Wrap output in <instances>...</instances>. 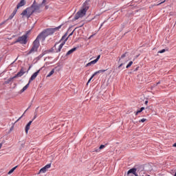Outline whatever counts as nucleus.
Masks as SVG:
<instances>
[{
    "label": "nucleus",
    "instance_id": "10",
    "mask_svg": "<svg viewBox=\"0 0 176 176\" xmlns=\"http://www.w3.org/2000/svg\"><path fill=\"white\" fill-rule=\"evenodd\" d=\"M40 71L41 70H38L37 72H36L34 74H32V76L30 78L29 83H31L32 80H35V79H36V76H38V74H39Z\"/></svg>",
    "mask_w": 176,
    "mask_h": 176
},
{
    "label": "nucleus",
    "instance_id": "32",
    "mask_svg": "<svg viewBox=\"0 0 176 176\" xmlns=\"http://www.w3.org/2000/svg\"><path fill=\"white\" fill-rule=\"evenodd\" d=\"M165 52H166V50L163 49V50L159 51L158 53H164Z\"/></svg>",
    "mask_w": 176,
    "mask_h": 176
},
{
    "label": "nucleus",
    "instance_id": "22",
    "mask_svg": "<svg viewBox=\"0 0 176 176\" xmlns=\"http://www.w3.org/2000/svg\"><path fill=\"white\" fill-rule=\"evenodd\" d=\"M46 171H47V169H46L45 166L40 170V173H46Z\"/></svg>",
    "mask_w": 176,
    "mask_h": 176
},
{
    "label": "nucleus",
    "instance_id": "6",
    "mask_svg": "<svg viewBox=\"0 0 176 176\" xmlns=\"http://www.w3.org/2000/svg\"><path fill=\"white\" fill-rule=\"evenodd\" d=\"M47 36L46 35V34L43 31L39 35L37 36L35 41H37V42H39V41H45V39H46Z\"/></svg>",
    "mask_w": 176,
    "mask_h": 176
},
{
    "label": "nucleus",
    "instance_id": "33",
    "mask_svg": "<svg viewBox=\"0 0 176 176\" xmlns=\"http://www.w3.org/2000/svg\"><path fill=\"white\" fill-rule=\"evenodd\" d=\"M100 148H95V150L94 151V152H97V153H98V152H100Z\"/></svg>",
    "mask_w": 176,
    "mask_h": 176
},
{
    "label": "nucleus",
    "instance_id": "36",
    "mask_svg": "<svg viewBox=\"0 0 176 176\" xmlns=\"http://www.w3.org/2000/svg\"><path fill=\"white\" fill-rule=\"evenodd\" d=\"M124 64V63H121V64L118 66V69H120V67H122Z\"/></svg>",
    "mask_w": 176,
    "mask_h": 176
},
{
    "label": "nucleus",
    "instance_id": "23",
    "mask_svg": "<svg viewBox=\"0 0 176 176\" xmlns=\"http://www.w3.org/2000/svg\"><path fill=\"white\" fill-rule=\"evenodd\" d=\"M17 168V166L12 168L9 172H8V174L10 175L12 174V173H13L14 171V170H16Z\"/></svg>",
    "mask_w": 176,
    "mask_h": 176
},
{
    "label": "nucleus",
    "instance_id": "17",
    "mask_svg": "<svg viewBox=\"0 0 176 176\" xmlns=\"http://www.w3.org/2000/svg\"><path fill=\"white\" fill-rule=\"evenodd\" d=\"M29 87L30 82H28L25 87H23V89L21 90V93H24V91H25V90H27Z\"/></svg>",
    "mask_w": 176,
    "mask_h": 176
},
{
    "label": "nucleus",
    "instance_id": "46",
    "mask_svg": "<svg viewBox=\"0 0 176 176\" xmlns=\"http://www.w3.org/2000/svg\"><path fill=\"white\" fill-rule=\"evenodd\" d=\"M57 45V43L55 44V46Z\"/></svg>",
    "mask_w": 176,
    "mask_h": 176
},
{
    "label": "nucleus",
    "instance_id": "27",
    "mask_svg": "<svg viewBox=\"0 0 176 176\" xmlns=\"http://www.w3.org/2000/svg\"><path fill=\"white\" fill-rule=\"evenodd\" d=\"M12 80H13L12 78H10L6 82V83H10V82H12Z\"/></svg>",
    "mask_w": 176,
    "mask_h": 176
},
{
    "label": "nucleus",
    "instance_id": "38",
    "mask_svg": "<svg viewBox=\"0 0 176 176\" xmlns=\"http://www.w3.org/2000/svg\"><path fill=\"white\" fill-rule=\"evenodd\" d=\"M166 2V0H164V1H162L161 3H158L157 5H162V3H164Z\"/></svg>",
    "mask_w": 176,
    "mask_h": 176
},
{
    "label": "nucleus",
    "instance_id": "41",
    "mask_svg": "<svg viewBox=\"0 0 176 176\" xmlns=\"http://www.w3.org/2000/svg\"><path fill=\"white\" fill-rule=\"evenodd\" d=\"M2 148V143H0V149Z\"/></svg>",
    "mask_w": 176,
    "mask_h": 176
},
{
    "label": "nucleus",
    "instance_id": "25",
    "mask_svg": "<svg viewBox=\"0 0 176 176\" xmlns=\"http://www.w3.org/2000/svg\"><path fill=\"white\" fill-rule=\"evenodd\" d=\"M44 167L45 168L46 170H47V169L50 168V167H52V164H48L45 165Z\"/></svg>",
    "mask_w": 176,
    "mask_h": 176
},
{
    "label": "nucleus",
    "instance_id": "31",
    "mask_svg": "<svg viewBox=\"0 0 176 176\" xmlns=\"http://www.w3.org/2000/svg\"><path fill=\"white\" fill-rule=\"evenodd\" d=\"M67 34L66 33L63 36H62L61 41H63V39H65V38H67Z\"/></svg>",
    "mask_w": 176,
    "mask_h": 176
},
{
    "label": "nucleus",
    "instance_id": "20",
    "mask_svg": "<svg viewBox=\"0 0 176 176\" xmlns=\"http://www.w3.org/2000/svg\"><path fill=\"white\" fill-rule=\"evenodd\" d=\"M53 74H54V69H53L47 76V78H50V76H52V75H53Z\"/></svg>",
    "mask_w": 176,
    "mask_h": 176
},
{
    "label": "nucleus",
    "instance_id": "39",
    "mask_svg": "<svg viewBox=\"0 0 176 176\" xmlns=\"http://www.w3.org/2000/svg\"><path fill=\"white\" fill-rule=\"evenodd\" d=\"M21 118H23V116H21L17 120V122H19V120H20V119H21Z\"/></svg>",
    "mask_w": 176,
    "mask_h": 176
},
{
    "label": "nucleus",
    "instance_id": "1",
    "mask_svg": "<svg viewBox=\"0 0 176 176\" xmlns=\"http://www.w3.org/2000/svg\"><path fill=\"white\" fill-rule=\"evenodd\" d=\"M89 10V3L87 2H85L82 4V7L81 10H80L75 15L74 19L76 20H78V19H80V17H83L86 14V12Z\"/></svg>",
    "mask_w": 176,
    "mask_h": 176
},
{
    "label": "nucleus",
    "instance_id": "4",
    "mask_svg": "<svg viewBox=\"0 0 176 176\" xmlns=\"http://www.w3.org/2000/svg\"><path fill=\"white\" fill-rule=\"evenodd\" d=\"M35 13L34 10H32V7L26 8L25 10L23 11V12L21 14V16H27L28 18L31 17L32 14Z\"/></svg>",
    "mask_w": 176,
    "mask_h": 176
},
{
    "label": "nucleus",
    "instance_id": "24",
    "mask_svg": "<svg viewBox=\"0 0 176 176\" xmlns=\"http://www.w3.org/2000/svg\"><path fill=\"white\" fill-rule=\"evenodd\" d=\"M131 65H133V61H130V62L127 64L126 68H130V67H131Z\"/></svg>",
    "mask_w": 176,
    "mask_h": 176
},
{
    "label": "nucleus",
    "instance_id": "40",
    "mask_svg": "<svg viewBox=\"0 0 176 176\" xmlns=\"http://www.w3.org/2000/svg\"><path fill=\"white\" fill-rule=\"evenodd\" d=\"M173 146H174L175 148H176V143L173 144Z\"/></svg>",
    "mask_w": 176,
    "mask_h": 176
},
{
    "label": "nucleus",
    "instance_id": "13",
    "mask_svg": "<svg viewBox=\"0 0 176 176\" xmlns=\"http://www.w3.org/2000/svg\"><path fill=\"white\" fill-rule=\"evenodd\" d=\"M17 13V9H15L13 12L11 14V15H10V16L8 17V19L6 20V21H8V20H12V19H13V17H14V16H16V14Z\"/></svg>",
    "mask_w": 176,
    "mask_h": 176
},
{
    "label": "nucleus",
    "instance_id": "12",
    "mask_svg": "<svg viewBox=\"0 0 176 176\" xmlns=\"http://www.w3.org/2000/svg\"><path fill=\"white\" fill-rule=\"evenodd\" d=\"M25 5V0H21V1L18 3L16 6V10L20 9L22 6H24Z\"/></svg>",
    "mask_w": 176,
    "mask_h": 176
},
{
    "label": "nucleus",
    "instance_id": "35",
    "mask_svg": "<svg viewBox=\"0 0 176 176\" xmlns=\"http://www.w3.org/2000/svg\"><path fill=\"white\" fill-rule=\"evenodd\" d=\"M46 3V0H43L41 5H45Z\"/></svg>",
    "mask_w": 176,
    "mask_h": 176
},
{
    "label": "nucleus",
    "instance_id": "18",
    "mask_svg": "<svg viewBox=\"0 0 176 176\" xmlns=\"http://www.w3.org/2000/svg\"><path fill=\"white\" fill-rule=\"evenodd\" d=\"M105 71H107V69H100V70L96 72L94 74L96 76V75H97L98 74H104V72H105Z\"/></svg>",
    "mask_w": 176,
    "mask_h": 176
},
{
    "label": "nucleus",
    "instance_id": "28",
    "mask_svg": "<svg viewBox=\"0 0 176 176\" xmlns=\"http://www.w3.org/2000/svg\"><path fill=\"white\" fill-rule=\"evenodd\" d=\"M104 148H105V145L102 144L100 146L99 149L101 151V149H104Z\"/></svg>",
    "mask_w": 176,
    "mask_h": 176
},
{
    "label": "nucleus",
    "instance_id": "16",
    "mask_svg": "<svg viewBox=\"0 0 176 176\" xmlns=\"http://www.w3.org/2000/svg\"><path fill=\"white\" fill-rule=\"evenodd\" d=\"M74 52H76V47H74L72 50H69L67 52L66 56H69V54H72V53H74Z\"/></svg>",
    "mask_w": 176,
    "mask_h": 176
},
{
    "label": "nucleus",
    "instance_id": "26",
    "mask_svg": "<svg viewBox=\"0 0 176 176\" xmlns=\"http://www.w3.org/2000/svg\"><path fill=\"white\" fill-rule=\"evenodd\" d=\"M144 122H146V118H142L139 120V123H144Z\"/></svg>",
    "mask_w": 176,
    "mask_h": 176
},
{
    "label": "nucleus",
    "instance_id": "43",
    "mask_svg": "<svg viewBox=\"0 0 176 176\" xmlns=\"http://www.w3.org/2000/svg\"><path fill=\"white\" fill-rule=\"evenodd\" d=\"M145 104H148V100H146V101L145 102Z\"/></svg>",
    "mask_w": 176,
    "mask_h": 176
},
{
    "label": "nucleus",
    "instance_id": "7",
    "mask_svg": "<svg viewBox=\"0 0 176 176\" xmlns=\"http://www.w3.org/2000/svg\"><path fill=\"white\" fill-rule=\"evenodd\" d=\"M30 8H32L34 12H38L41 9V5H37L36 1L34 0Z\"/></svg>",
    "mask_w": 176,
    "mask_h": 176
},
{
    "label": "nucleus",
    "instance_id": "2",
    "mask_svg": "<svg viewBox=\"0 0 176 176\" xmlns=\"http://www.w3.org/2000/svg\"><path fill=\"white\" fill-rule=\"evenodd\" d=\"M39 41L38 40H34L33 42V45L31 50L28 52V54H32V53H35V52H38V49H39Z\"/></svg>",
    "mask_w": 176,
    "mask_h": 176
},
{
    "label": "nucleus",
    "instance_id": "11",
    "mask_svg": "<svg viewBox=\"0 0 176 176\" xmlns=\"http://www.w3.org/2000/svg\"><path fill=\"white\" fill-rule=\"evenodd\" d=\"M128 175H130V174H133L134 176H138L137 174V168H133L128 170L127 172Z\"/></svg>",
    "mask_w": 176,
    "mask_h": 176
},
{
    "label": "nucleus",
    "instance_id": "37",
    "mask_svg": "<svg viewBox=\"0 0 176 176\" xmlns=\"http://www.w3.org/2000/svg\"><path fill=\"white\" fill-rule=\"evenodd\" d=\"M74 34V32H72V33H70V34L68 36V37H67V38H69V36H72V35Z\"/></svg>",
    "mask_w": 176,
    "mask_h": 176
},
{
    "label": "nucleus",
    "instance_id": "29",
    "mask_svg": "<svg viewBox=\"0 0 176 176\" xmlns=\"http://www.w3.org/2000/svg\"><path fill=\"white\" fill-rule=\"evenodd\" d=\"M124 57H126V53H125V54H123L121 56V58H120L119 61H120V60H122V58H124Z\"/></svg>",
    "mask_w": 176,
    "mask_h": 176
},
{
    "label": "nucleus",
    "instance_id": "44",
    "mask_svg": "<svg viewBox=\"0 0 176 176\" xmlns=\"http://www.w3.org/2000/svg\"><path fill=\"white\" fill-rule=\"evenodd\" d=\"M92 36H93V35L90 36L89 39H90V38H92Z\"/></svg>",
    "mask_w": 176,
    "mask_h": 176
},
{
    "label": "nucleus",
    "instance_id": "8",
    "mask_svg": "<svg viewBox=\"0 0 176 176\" xmlns=\"http://www.w3.org/2000/svg\"><path fill=\"white\" fill-rule=\"evenodd\" d=\"M101 57V55H98L96 58V59L91 60V62L88 63L85 67H91V65H94L99 60L100 58Z\"/></svg>",
    "mask_w": 176,
    "mask_h": 176
},
{
    "label": "nucleus",
    "instance_id": "3",
    "mask_svg": "<svg viewBox=\"0 0 176 176\" xmlns=\"http://www.w3.org/2000/svg\"><path fill=\"white\" fill-rule=\"evenodd\" d=\"M27 38H28V35L27 34L20 36L18 39L14 42V43H21V45H27Z\"/></svg>",
    "mask_w": 176,
    "mask_h": 176
},
{
    "label": "nucleus",
    "instance_id": "5",
    "mask_svg": "<svg viewBox=\"0 0 176 176\" xmlns=\"http://www.w3.org/2000/svg\"><path fill=\"white\" fill-rule=\"evenodd\" d=\"M60 28H61V25L54 28H47L46 29L44 32L45 33V35L47 36H49V35H53V34L56 32V31H58V30H60Z\"/></svg>",
    "mask_w": 176,
    "mask_h": 176
},
{
    "label": "nucleus",
    "instance_id": "45",
    "mask_svg": "<svg viewBox=\"0 0 176 176\" xmlns=\"http://www.w3.org/2000/svg\"><path fill=\"white\" fill-rule=\"evenodd\" d=\"M174 176H176V172H175V173Z\"/></svg>",
    "mask_w": 176,
    "mask_h": 176
},
{
    "label": "nucleus",
    "instance_id": "19",
    "mask_svg": "<svg viewBox=\"0 0 176 176\" xmlns=\"http://www.w3.org/2000/svg\"><path fill=\"white\" fill-rule=\"evenodd\" d=\"M144 109H145V107H142V108H140V109L138 110V111L135 113V116H137V115H138V113H141V112H142V111H144Z\"/></svg>",
    "mask_w": 176,
    "mask_h": 176
},
{
    "label": "nucleus",
    "instance_id": "15",
    "mask_svg": "<svg viewBox=\"0 0 176 176\" xmlns=\"http://www.w3.org/2000/svg\"><path fill=\"white\" fill-rule=\"evenodd\" d=\"M25 74L24 69H21L19 72L17 73V76L19 78L23 76Z\"/></svg>",
    "mask_w": 176,
    "mask_h": 176
},
{
    "label": "nucleus",
    "instance_id": "21",
    "mask_svg": "<svg viewBox=\"0 0 176 176\" xmlns=\"http://www.w3.org/2000/svg\"><path fill=\"white\" fill-rule=\"evenodd\" d=\"M96 76V74H93L91 78L89 79L88 82H87V85H89L91 82V80L93 79V78H94Z\"/></svg>",
    "mask_w": 176,
    "mask_h": 176
},
{
    "label": "nucleus",
    "instance_id": "14",
    "mask_svg": "<svg viewBox=\"0 0 176 176\" xmlns=\"http://www.w3.org/2000/svg\"><path fill=\"white\" fill-rule=\"evenodd\" d=\"M32 124V121H30L26 126H25V133L26 134L28 133V130H30V128L31 127V124Z\"/></svg>",
    "mask_w": 176,
    "mask_h": 176
},
{
    "label": "nucleus",
    "instance_id": "9",
    "mask_svg": "<svg viewBox=\"0 0 176 176\" xmlns=\"http://www.w3.org/2000/svg\"><path fill=\"white\" fill-rule=\"evenodd\" d=\"M67 41H68V37L66 38L64 41L58 46V48L56 50V53H60V52H61V49H63V47L64 46V45H65Z\"/></svg>",
    "mask_w": 176,
    "mask_h": 176
},
{
    "label": "nucleus",
    "instance_id": "34",
    "mask_svg": "<svg viewBox=\"0 0 176 176\" xmlns=\"http://www.w3.org/2000/svg\"><path fill=\"white\" fill-rule=\"evenodd\" d=\"M16 78H19V76H17V74L14 77H12V79H16Z\"/></svg>",
    "mask_w": 176,
    "mask_h": 176
},
{
    "label": "nucleus",
    "instance_id": "42",
    "mask_svg": "<svg viewBox=\"0 0 176 176\" xmlns=\"http://www.w3.org/2000/svg\"><path fill=\"white\" fill-rule=\"evenodd\" d=\"M157 85H160V81H159V82L157 83Z\"/></svg>",
    "mask_w": 176,
    "mask_h": 176
},
{
    "label": "nucleus",
    "instance_id": "30",
    "mask_svg": "<svg viewBox=\"0 0 176 176\" xmlns=\"http://www.w3.org/2000/svg\"><path fill=\"white\" fill-rule=\"evenodd\" d=\"M6 23V21H3L1 23H0V28H2V25Z\"/></svg>",
    "mask_w": 176,
    "mask_h": 176
}]
</instances>
